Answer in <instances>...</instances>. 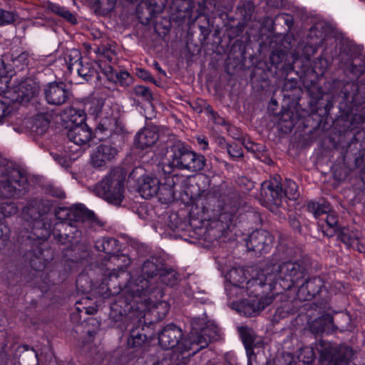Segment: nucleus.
<instances>
[{
  "instance_id": "f257e3e1",
  "label": "nucleus",
  "mask_w": 365,
  "mask_h": 365,
  "mask_svg": "<svg viewBox=\"0 0 365 365\" xmlns=\"http://www.w3.org/2000/svg\"><path fill=\"white\" fill-rule=\"evenodd\" d=\"M274 267L265 270L244 267H234L225 274V291L232 300V306L240 314L250 317L263 310L273 299L274 293L267 292L279 289L291 288L302 276L299 264L288 262L277 267L278 272L274 273Z\"/></svg>"
},
{
  "instance_id": "f03ea898",
  "label": "nucleus",
  "mask_w": 365,
  "mask_h": 365,
  "mask_svg": "<svg viewBox=\"0 0 365 365\" xmlns=\"http://www.w3.org/2000/svg\"><path fill=\"white\" fill-rule=\"evenodd\" d=\"M191 330L187 337L182 341V330L175 324H170L161 330V348L173 349V354L179 357V354L192 351L195 354L206 347L212 340L220 337V329L212 321H208L205 315L192 319L190 324Z\"/></svg>"
},
{
  "instance_id": "7ed1b4c3",
  "label": "nucleus",
  "mask_w": 365,
  "mask_h": 365,
  "mask_svg": "<svg viewBox=\"0 0 365 365\" xmlns=\"http://www.w3.org/2000/svg\"><path fill=\"white\" fill-rule=\"evenodd\" d=\"M125 173L122 169H115L109 173L94 187L96 195L107 202L120 205L124 197Z\"/></svg>"
},
{
  "instance_id": "20e7f679",
  "label": "nucleus",
  "mask_w": 365,
  "mask_h": 365,
  "mask_svg": "<svg viewBox=\"0 0 365 365\" xmlns=\"http://www.w3.org/2000/svg\"><path fill=\"white\" fill-rule=\"evenodd\" d=\"M171 152L170 167L194 172L202 170L205 166V159L203 155L189 150L182 145H175Z\"/></svg>"
},
{
  "instance_id": "39448f33",
  "label": "nucleus",
  "mask_w": 365,
  "mask_h": 365,
  "mask_svg": "<svg viewBox=\"0 0 365 365\" xmlns=\"http://www.w3.org/2000/svg\"><path fill=\"white\" fill-rule=\"evenodd\" d=\"M69 140L66 148L69 153L71 159H76L83 151V146H86L92 138L91 130L87 125L71 127L68 133Z\"/></svg>"
},
{
  "instance_id": "423d86ee",
  "label": "nucleus",
  "mask_w": 365,
  "mask_h": 365,
  "mask_svg": "<svg viewBox=\"0 0 365 365\" xmlns=\"http://www.w3.org/2000/svg\"><path fill=\"white\" fill-rule=\"evenodd\" d=\"M26 178L16 169L8 170L0 180V195L12 197L26 190Z\"/></svg>"
},
{
  "instance_id": "0eeeda50",
  "label": "nucleus",
  "mask_w": 365,
  "mask_h": 365,
  "mask_svg": "<svg viewBox=\"0 0 365 365\" xmlns=\"http://www.w3.org/2000/svg\"><path fill=\"white\" fill-rule=\"evenodd\" d=\"M320 350L323 365H345L353 356V351L347 346H339L324 343Z\"/></svg>"
},
{
  "instance_id": "6e6552de",
  "label": "nucleus",
  "mask_w": 365,
  "mask_h": 365,
  "mask_svg": "<svg viewBox=\"0 0 365 365\" xmlns=\"http://www.w3.org/2000/svg\"><path fill=\"white\" fill-rule=\"evenodd\" d=\"M105 108L98 118V121L95 131L97 135L110 136L120 130L118 124V117L117 113L113 110L111 106H106Z\"/></svg>"
},
{
  "instance_id": "1a4fd4ad",
  "label": "nucleus",
  "mask_w": 365,
  "mask_h": 365,
  "mask_svg": "<svg viewBox=\"0 0 365 365\" xmlns=\"http://www.w3.org/2000/svg\"><path fill=\"white\" fill-rule=\"evenodd\" d=\"M273 244V237L266 230H257L253 232L246 245L249 250H253L256 253L262 255L268 252Z\"/></svg>"
},
{
  "instance_id": "9d476101",
  "label": "nucleus",
  "mask_w": 365,
  "mask_h": 365,
  "mask_svg": "<svg viewBox=\"0 0 365 365\" xmlns=\"http://www.w3.org/2000/svg\"><path fill=\"white\" fill-rule=\"evenodd\" d=\"M45 99L48 104L61 106L65 103L70 96V91L63 82H51L44 88Z\"/></svg>"
},
{
  "instance_id": "9b49d317",
  "label": "nucleus",
  "mask_w": 365,
  "mask_h": 365,
  "mask_svg": "<svg viewBox=\"0 0 365 365\" xmlns=\"http://www.w3.org/2000/svg\"><path fill=\"white\" fill-rule=\"evenodd\" d=\"M115 147L108 143L98 145L91 155V163L95 168H101L113 160L118 155Z\"/></svg>"
},
{
  "instance_id": "f8f14e48",
  "label": "nucleus",
  "mask_w": 365,
  "mask_h": 365,
  "mask_svg": "<svg viewBox=\"0 0 365 365\" xmlns=\"http://www.w3.org/2000/svg\"><path fill=\"white\" fill-rule=\"evenodd\" d=\"M262 195H264L265 200L275 205L283 196V191L278 177H274L269 181L264 182L262 184Z\"/></svg>"
},
{
  "instance_id": "ddd939ff",
  "label": "nucleus",
  "mask_w": 365,
  "mask_h": 365,
  "mask_svg": "<svg viewBox=\"0 0 365 365\" xmlns=\"http://www.w3.org/2000/svg\"><path fill=\"white\" fill-rule=\"evenodd\" d=\"M323 285L319 277L309 279L299 288L297 296L301 300H309L319 293Z\"/></svg>"
},
{
  "instance_id": "4468645a",
  "label": "nucleus",
  "mask_w": 365,
  "mask_h": 365,
  "mask_svg": "<svg viewBox=\"0 0 365 365\" xmlns=\"http://www.w3.org/2000/svg\"><path fill=\"white\" fill-rule=\"evenodd\" d=\"M239 331L246 349L248 365H253L252 362L255 356L252 349L256 347L260 339L257 338L254 331L247 327H241Z\"/></svg>"
},
{
  "instance_id": "2eb2a0df",
  "label": "nucleus",
  "mask_w": 365,
  "mask_h": 365,
  "mask_svg": "<svg viewBox=\"0 0 365 365\" xmlns=\"http://www.w3.org/2000/svg\"><path fill=\"white\" fill-rule=\"evenodd\" d=\"M159 138V134L153 129L146 128L138 132L134 138L136 148L144 149L153 145Z\"/></svg>"
},
{
  "instance_id": "dca6fc26",
  "label": "nucleus",
  "mask_w": 365,
  "mask_h": 365,
  "mask_svg": "<svg viewBox=\"0 0 365 365\" xmlns=\"http://www.w3.org/2000/svg\"><path fill=\"white\" fill-rule=\"evenodd\" d=\"M160 189V180L156 178L147 176L138 187V192L142 197L150 199L157 197Z\"/></svg>"
},
{
  "instance_id": "f3484780",
  "label": "nucleus",
  "mask_w": 365,
  "mask_h": 365,
  "mask_svg": "<svg viewBox=\"0 0 365 365\" xmlns=\"http://www.w3.org/2000/svg\"><path fill=\"white\" fill-rule=\"evenodd\" d=\"M71 219L77 222H95L96 217L93 212L88 210L82 205H76L68 214Z\"/></svg>"
},
{
  "instance_id": "a211bd4d",
  "label": "nucleus",
  "mask_w": 365,
  "mask_h": 365,
  "mask_svg": "<svg viewBox=\"0 0 365 365\" xmlns=\"http://www.w3.org/2000/svg\"><path fill=\"white\" fill-rule=\"evenodd\" d=\"M95 247L97 250L109 255H113L119 250L118 240L112 237L98 240Z\"/></svg>"
},
{
  "instance_id": "6ab92c4d",
  "label": "nucleus",
  "mask_w": 365,
  "mask_h": 365,
  "mask_svg": "<svg viewBox=\"0 0 365 365\" xmlns=\"http://www.w3.org/2000/svg\"><path fill=\"white\" fill-rule=\"evenodd\" d=\"M97 64L93 62H83L82 61L79 64H76L77 73L83 79L88 81L91 76H93L96 73Z\"/></svg>"
},
{
  "instance_id": "aec40b11",
  "label": "nucleus",
  "mask_w": 365,
  "mask_h": 365,
  "mask_svg": "<svg viewBox=\"0 0 365 365\" xmlns=\"http://www.w3.org/2000/svg\"><path fill=\"white\" fill-rule=\"evenodd\" d=\"M106 106H110L106 103L102 98H93L86 104V108L88 112L97 118H99V115H101Z\"/></svg>"
},
{
  "instance_id": "412c9836",
  "label": "nucleus",
  "mask_w": 365,
  "mask_h": 365,
  "mask_svg": "<svg viewBox=\"0 0 365 365\" xmlns=\"http://www.w3.org/2000/svg\"><path fill=\"white\" fill-rule=\"evenodd\" d=\"M178 274L171 267L161 264V284L173 286L178 282Z\"/></svg>"
},
{
  "instance_id": "4be33fe9",
  "label": "nucleus",
  "mask_w": 365,
  "mask_h": 365,
  "mask_svg": "<svg viewBox=\"0 0 365 365\" xmlns=\"http://www.w3.org/2000/svg\"><path fill=\"white\" fill-rule=\"evenodd\" d=\"M64 61L68 70L72 72L76 68V64L81 61V54L77 49H71L64 54Z\"/></svg>"
},
{
  "instance_id": "5701e85b",
  "label": "nucleus",
  "mask_w": 365,
  "mask_h": 365,
  "mask_svg": "<svg viewBox=\"0 0 365 365\" xmlns=\"http://www.w3.org/2000/svg\"><path fill=\"white\" fill-rule=\"evenodd\" d=\"M10 66L18 71L23 70L29 63V55L26 52L12 53L10 56Z\"/></svg>"
},
{
  "instance_id": "b1692460",
  "label": "nucleus",
  "mask_w": 365,
  "mask_h": 365,
  "mask_svg": "<svg viewBox=\"0 0 365 365\" xmlns=\"http://www.w3.org/2000/svg\"><path fill=\"white\" fill-rule=\"evenodd\" d=\"M69 120L73 126L86 125L85 123L86 113L83 110L71 108L68 111Z\"/></svg>"
},
{
  "instance_id": "393cba45",
  "label": "nucleus",
  "mask_w": 365,
  "mask_h": 365,
  "mask_svg": "<svg viewBox=\"0 0 365 365\" xmlns=\"http://www.w3.org/2000/svg\"><path fill=\"white\" fill-rule=\"evenodd\" d=\"M49 9L53 13L64 18L72 24H76L77 20L73 14H72L66 8L59 6L56 4H51L48 6Z\"/></svg>"
},
{
  "instance_id": "a878e982",
  "label": "nucleus",
  "mask_w": 365,
  "mask_h": 365,
  "mask_svg": "<svg viewBox=\"0 0 365 365\" xmlns=\"http://www.w3.org/2000/svg\"><path fill=\"white\" fill-rule=\"evenodd\" d=\"M49 127V121L43 115H38L33 124L32 130L38 135L44 134Z\"/></svg>"
},
{
  "instance_id": "bb28decb",
  "label": "nucleus",
  "mask_w": 365,
  "mask_h": 365,
  "mask_svg": "<svg viewBox=\"0 0 365 365\" xmlns=\"http://www.w3.org/2000/svg\"><path fill=\"white\" fill-rule=\"evenodd\" d=\"M19 89L21 91L23 96L26 98L34 96L38 93V86L31 80H27L20 84Z\"/></svg>"
},
{
  "instance_id": "cd10ccee",
  "label": "nucleus",
  "mask_w": 365,
  "mask_h": 365,
  "mask_svg": "<svg viewBox=\"0 0 365 365\" xmlns=\"http://www.w3.org/2000/svg\"><path fill=\"white\" fill-rule=\"evenodd\" d=\"M132 93L142 101L150 102L153 99V96L150 90L143 86H135L133 88Z\"/></svg>"
},
{
  "instance_id": "c85d7f7f",
  "label": "nucleus",
  "mask_w": 365,
  "mask_h": 365,
  "mask_svg": "<svg viewBox=\"0 0 365 365\" xmlns=\"http://www.w3.org/2000/svg\"><path fill=\"white\" fill-rule=\"evenodd\" d=\"M18 19V15L12 11H6L0 8V26L9 25Z\"/></svg>"
},
{
  "instance_id": "c756f323",
  "label": "nucleus",
  "mask_w": 365,
  "mask_h": 365,
  "mask_svg": "<svg viewBox=\"0 0 365 365\" xmlns=\"http://www.w3.org/2000/svg\"><path fill=\"white\" fill-rule=\"evenodd\" d=\"M307 208L316 218L319 217L322 213H327L329 211V206L326 203L319 205L315 202H310L308 204Z\"/></svg>"
},
{
  "instance_id": "7c9ffc66",
  "label": "nucleus",
  "mask_w": 365,
  "mask_h": 365,
  "mask_svg": "<svg viewBox=\"0 0 365 365\" xmlns=\"http://www.w3.org/2000/svg\"><path fill=\"white\" fill-rule=\"evenodd\" d=\"M12 111L9 102L4 101L0 99V123L4 122V120L10 115Z\"/></svg>"
},
{
  "instance_id": "2f4dec72",
  "label": "nucleus",
  "mask_w": 365,
  "mask_h": 365,
  "mask_svg": "<svg viewBox=\"0 0 365 365\" xmlns=\"http://www.w3.org/2000/svg\"><path fill=\"white\" fill-rule=\"evenodd\" d=\"M0 211L4 217H9L18 212V207L14 202H4L0 205Z\"/></svg>"
},
{
  "instance_id": "473e14b6",
  "label": "nucleus",
  "mask_w": 365,
  "mask_h": 365,
  "mask_svg": "<svg viewBox=\"0 0 365 365\" xmlns=\"http://www.w3.org/2000/svg\"><path fill=\"white\" fill-rule=\"evenodd\" d=\"M297 184L291 180H287L286 181V187L284 195L289 199H296L297 197Z\"/></svg>"
},
{
  "instance_id": "72a5a7b5",
  "label": "nucleus",
  "mask_w": 365,
  "mask_h": 365,
  "mask_svg": "<svg viewBox=\"0 0 365 365\" xmlns=\"http://www.w3.org/2000/svg\"><path fill=\"white\" fill-rule=\"evenodd\" d=\"M145 340V336L137 333L136 334H133L128 340V344L130 347H135L141 346Z\"/></svg>"
},
{
  "instance_id": "f704fd0d",
  "label": "nucleus",
  "mask_w": 365,
  "mask_h": 365,
  "mask_svg": "<svg viewBox=\"0 0 365 365\" xmlns=\"http://www.w3.org/2000/svg\"><path fill=\"white\" fill-rule=\"evenodd\" d=\"M326 222L327 226L332 230L333 232H335L337 230V217L336 215L334 212H329L327 218Z\"/></svg>"
},
{
  "instance_id": "c9c22d12",
  "label": "nucleus",
  "mask_w": 365,
  "mask_h": 365,
  "mask_svg": "<svg viewBox=\"0 0 365 365\" xmlns=\"http://www.w3.org/2000/svg\"><path fill=\"white\" fill-rule=\"evenodd\" d=\"M349 244L356 247L360 252H365V239H351Z\"/></svg>"
},
{
  "instance_id": "e433bc0d",
  "label": "nucleus",
  "mask_w": 365,
  "mask_h": 365,
  "mask_svg": "<svg viewBox=\"0 0 365 365\" xmlns=\"http://www.w3.org/2000/svg\"><path fill=\"white\" fill-rule=\"evenodd\" d=\"M327 66V61L324 58H319L314 63V71L318 73L317 69H319V73L320 72L322 74Z\"/></svg>"
},
{
  "instance_id": "4c0bfd02",
  "label": "nucleus",
  "mask_w": 365,
  "mask_h": 365,
  "mask_svg": "<svg viewBox=\"0 0 365 365\" xmlns=\"http://www.w3.org/2000/svg\"><path fill=\"white\" fill-rule=\"evenodd\" d=\"M99 6L105 11H110L115 5V0H98Z\"/></svg>"
},
{
  "instance_id": "58836bf2",
  "label": "nucleus",
  "mask_w": 365,
  "mask_h": 365,
  "mask_svg": "<svg viewBox=\"0 0 365 365\" xmlns=\"http://www.w3.org/2000/svg\"><path fill=\"white\" fill-rule=\"evenodd\" d=\"M9 229L7 227H0V248L6 245V242L9 239Z\"/></svg>"
},
{
  "instance_id": "ea45409f",
  "label": "nucleus",
  "mask_w": 365,
  "mask_h": 365,
  "mask_svg": "<svg viewBox=\"0 0 365 365\" xmlns=\"http://www.w3.org/2000/svg\"><path fill=\"white\" fill-rule=\"evenodd\" d=\"M135 73L139 78H140L143 80H149V81L153 80V78L150 76V73L147 70H145L144 68H136Z\"/></svg>"
},
{
  "instance_id": "a19ab883",
  "label": "nucleus",
  "mask_w": 365,
  "mask_h": 365,
  "mask_svg": "<svg viewBox=\"0 0 365 365\" xmlns=\"http://www.w3.org/2000/svg\"><path fill=\"white\" fill-rule=\"evenodd\" d=\"M116 77L121 84H128V81L130 79V74L127 71H120L116 74Z\"/></svg>"
},
{
  "instance_id": "79ce46f5",
  "label": "nucleus",
  "mask_w": 365,
  "mask_h": 365,
  "mask_svg": "<svg viewBox=\"0 0 365 365\" xmlns=\"http://www.w3.org/2000/svg\"><path fill=\"white\" fill-rule=\"evenodd\" d=\"M37 209L38 208L34 207V206H33L31 205H29V206L28 207V212H29V215H31V217L34 220H36L38 217H39L41 215V214L40 212H38V214L36 215Z\"/></svg>"
},
{
  "instance_id": "37998d69",
  "label": "nucleus",
  "mask_w": 365,
  "mask_h": 365,
  "mask_svg": "<svg viewBox=\"0 0 365 365\" xmlns=\"http://www.w3.org/2000/svg\"><path fill=\"white\" fill-rule=\"evenodd\" d=\"M228 153L229 154L234 157V158H237V157H240L242 156V152H241V150L238 149V150H234V148H232V146H230L228 148Z\"/></svg>"
},
{
  "instance_id": "c03bdc74",
  "label": "nucleus",
  "mask_w": 365,
  "mask_h": 365,
  "mask_svg": "<svg viewBox=\"0 0 365 365\" xmlns=\"http://www.w3.org/2000/svg\"><path fill=\"white\" fill-rule=\"evenodd\" d=\"M175 185V180H174V176H168L165 179V186H167L168 187H173Z\"/></svg>"
},
{
  "instance_id": "a18cd8bd",
  "label": "nucleus",
  "mask_w": 365,
  "mask_h": 365,
  "mask_svg": "<svg viewBox=\"0 0 365 365\" xmlns=\"http://www.w3.org/2000/svg\"><path fill=\"white\" fill-rule=\"evenodd\" d=\"M197 140L198 144L202 146V149L205 150L207 148L208 144L204 138L197 137Z\"/></svg>"
},
{
  "instance_id": "49530a36",
  "label": "nucleus",
  "mask_w": 365,
  "mask_h": 365,
  "mask_svg": "<svg viewBox=\"0 0 365 365\" xmlns=\"http://www.w3.org/2000/svg\"><path fill=\"white\" fill-rule=\"evenodd\" d=\"M161 310L163 309V312H167L170 308L169 304L167 302L161 301Z\"/></svg>"
},
{
  "instance_id": "de8ad7c7",
  "label": "nucleus",
  "mask_w": 365,
  "mask_h": 365,
  "mask_svg": "<svg viewBox=\"0 0 365 365\" xmlns=\"http://www.w3.org/2000/svg\"><path fill=\"white\" fill-rule=\"evenodd\" d=\"M3 86H4V83L2 80L0 79V95L4 93L5 92V88Z\"/></svg>"
},
{
  "instance_id": "09e8293b",
  "label": "nucleus",
  "mask_w": 365,
  "mask_h": 365,
  "mask_svg": "<svg viewBox=\"0 0 365 365\" xmlns=\"http://www.w3.org/2000/svg\"><path fill=\"white\" fill-rule=\"evenodd\" d=\"M63 225H65V226H66V227H68L70 228V230H71V229L74 228V226H73V225H72V223H71V222H66L63 224Z\"/></svg>"
},
{
  "instance_id": "8fccbe9b",
  "label": "nucleus",
  "mask_w": 365,
  "mask_h": 365,
  "mask_svg": "<svg viewBox=\"0 0 365 365\" xmlns=\"http://www.w3.org/2000/svg\"><path fill=\"white\" fill-rule=\"evenodd\" d=\"M308 354H309V356H308V358H309L310 360H312V359H313V358H314V354H313L312 351H311V350H308Z\"/></svg>"
},
{
  "instance_id": "3c124183",
  "label": "nucleus",
  "mask_w": 365,
  "mask_h": 365,
  "mask_svg": "<svg viewBox=\"0 0 365 365\" xmlns=\"http://www.w3.org/2000/svg\"><path fill=\"white\" fill-rule=\"evenodd\" d=\"M58 197L62 198L65 197V194L63 192H60L58 194L56 195Z\"/></svg>"
},
{
  "instance_id": "603ef678",
  "label": "nucleus",
  "mask_w": 365,
  "mask_h": 365,
  "mask_svg": "<svg viewBox=\"0 0 365 365\" xmlns=\"http://www.w3.org/2000/svg\"><path fill=\"white\" fill-rule=\"evenodd\" d=\"M185 294H187L188 297H192L193 295L192 292H188L187 290H185Z\"/></svg>"
},
{
  "instance_id": "864d4df0",
  "label": "nucleus",
  "mask_w": 365,
  "mask_h": 365,
  "mask_svg": "<svg viewBox=\"0 0 365 365\" xmlns=\"http://www.w3.org/2000/svg\"><path fill=\"white\" fill-rule=\"evenodd\" d=\"M74 234H75V237H78L81 235V233L78 232V230H76V232Z\"/></svg>"
},
{
  "instance_id": "5fc2aeb1",
  "label": "nucleus",
  "mask_w": 365,
  "mask_h": 365,
  "mask_svg": "<svg viewBox=\"0 0 365 365\" xmlns=\"http://www.w3.org/2000/svg\"><path fill=\"white\" fill-rule=\"evenodd\" d=\"M154 65H155V68H156L158 70H159V69H160V68H159V67H158V63L157 62H155V61Z\"/></svg>"
},
{
  "instance_id": "6e6d98bb",
  "label": "nucleus",
  "mask_w": 365,
  "mask_h": 365,
  "mask_svg": "<svg viewBox=\"0 0 365 365\" xmlns=\"http://www.w3.org/2000/svg\"><path fill=\"white\" fill-rule=\"evenodd\" d=\"M86 312L88 313V314H93V312H89L88 309H86Z\"/></svg>"
},
{
  "instance_id": "4d7b16f0",
  "label": "nucleus",
  "mask_w": 365,
  "mask_h": 365,
  "mask_svg": "<svg viewBox=\"0 0 365 365\" xmlns=\"http://www.w3.org/2000/svg\"><path fill=\"white\" fill-rule=\"evenodd\" d=\"M197 111L198 113L202 112V108H200V109L197 110Z\"/></svg>"
},
{
  "instance_id": "13d9d810",
  "label": "nucleus",
  "mask_w": 365,
  "mask_h": 365,
  "mask_svg": "<svg viewBox=\"0 0 365 365\" xmlns=\"http://www.w3.org/2000/svg\"><path fill=\"white\" fill-rule=\"evenodd\" d=\"M292 361H290L289 362V364H288V365H292Z\"/></svg>"
},
{
  "instance_id": "bf43d9fd",
  "label": "nucleus",
  "mask_w": 365,
  "mask_h": 365,
  "mask_svg": "<svg viewBox=\"0 0 365 365\" xmlns=\"http://www.w3.org/2000/svg\"><path fill=\"white\" fill-rule=\"evenodd\" d=\"M88 334H90L91 336L92 332L91 331H88Z\"/></svg>"
}]
</instances>
